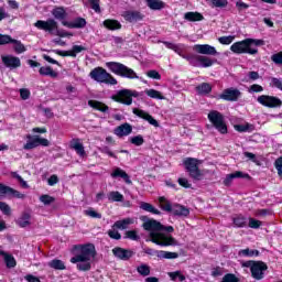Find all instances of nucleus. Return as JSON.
I'll return each instance as SVG.
<instances>
[{"label":"nucleus","instance_id":"nucleus-1","mask_svg":"<svg viewBox=\"0 0 282 282\" xmlns=\"http://www.w3.org/2000/svg\"><path fill=\"white\" fill-rule=\"evenodd\" d=\"M143 230L150 232L152 243L161 247L177 246V240L164 232H174L173 226H164L155 219H147L142 225Z\"/></svg>","mask_w":282,"mask_h":282},{"label":"nucleus","instance_id":"nucleus-2","mask_svg":"<svg viewBox=\"0 0 282 282\" xmlns=\"http://www.w3.org/2000/svg\"><path fill=\"white\" fill-rule=\"evenodd\" d=\"M74 250L76 254L70 259V263H77L79 272H89L91 261L96 259V246L94 243L77 245Z\"/></svg>","mask_w":282,"mask_h":282},{"label":"nucleus","instance_id":"nucleus-3","mask_svg":"<svg viewBox=\"0 0 282 282\" xmlns=\"http://www.w3.org/2000/svg\"><path fill=\"white\" fill-rule=\"evenodd\" d=\"M263 45V40L246 39L240 42H236L230 46L234 54H258L259 50Z\"/></svg>","mask_w":282,"mask_h":282},{"label":"nucleus","instance_id":"nucleus-4","mask_svg":"<svg viewBox=\"0 0 282 282\" xmlns=\"http://www.w3.org/2000/svg\"><path fill=\"white\" fill-rule=\"evenodd\" d=\"M89 77L96 83H100L104 85H118V80L113 77V75L108 73L107 69L100 66L95 67L89 73Z\"/></svg>","mask_w":282,"mask_h":282},{"label":"nucleus","instance_id":"nucleus-5","mask_svg":"<svg viewBox=\"0 0 282 282\" xmlns=\"http://www.w3.org/2000/svg\"><path fill=\"white\" fill-rule=\"evenodd\" d=\"M106 66L112 74H116L117 76H121L122 78H138V74H135V70L132 68H129L122 63L118 62H108L106 63Z\"/></svg>","mask_w":282,"mask_h":282},{"label":"nucleus","instance_id":"nucleus-6","mask_svg":"<svg viewBox=\"0 0 282 282\" xmlns=\"http://www.w3.org/2000/svg\"><path fill=\"white\" fill-rule=\"evenodd\" d=\"M207 118L218 133H221L223 135L228 133V126L226 124V119L221 112L212 110L207 115Z\"/></svg>","mask_w":282,"mask_h":282},{"label":"nucleus","instance_id":"nucleus-7","mask_svg":"<svg viewBox=\"0 0 282 282\" xmlns=\"http://www.w3.org/2000/svg\"><path fill=\"white\" fill-rule=\"evenodd\" d=\"M242 268H250L252 279L256 281H261L265 276V270H268V264L263 261H246L242 262Z\"/></svg>","mask_w":282,"mask_h":282},{"label":"nucleus","instance_id":"nucleus-8","mask_svg":"<svg viewBox=\"0 0 282 282\" xmlns=\"http://www.w3.org/2000/svg\"><path fill=\"white\" fill-rule=\"evenodd\" d=\"M199 164H202V161L195 158H187L183 161L185 171L188 173L192 180H202V171L199 170Z\"/></svg>","mask_w":282,"mask_h":282},{"label":"nucleus","instance_id":"nucleus-9","mask_svg":"<svg viewBox=\"0 0 282 282\" xmlns=\"http://www.w3.org/2000/svg\"><path fill=\"white\" fill-rule=\"evenodd\" d=\"M34 26L37 28V30H44V32H48L55 36H63V34H61L58 31V22H56L54 19H48L46 21L37 20L34 23Z\"/></svg>","mask_w":282,"mask_h":282},{"label":"nucleus","instance_id":"nucleus-10","mask_svg":"<svg viewBox=\"0 0 282 282\" xmlns=\"http://www.w3.org/2000/svg\"><path fill=\"white\" fill-rule=\"evenodd\" d=\"M26 143L23 145L24 151H32L37 147H50V140L40 135L26 134Z\"/></svg>","mask_w":282,"mask_h":282},{"label":"nucleus","instance_id":"nucleus-11","mask_svg":"<svg viewBox=\"0 0 282 282\" xmlns=\"http://www.w3.org/2000/svg\"><path fill=\"white\" fill-rule=\"evenodd\" d=\"M257 101L263 107H268L269 109H276L282 107V100L279 97L262 95L257 98Z\"/></svg>","mask_w":282,"mask_h":282},{"label":"nucleus","instance_id":"nucleus-12","mask_svg":"<svg viewBox=\"0 0 282 282\" xmlns=\"http://www.w3.org/2000/svg\"><path fill=\"white\" fill-rule=\"evenodd\" d=\"M133 96H138V94L132 93L129 89H123L117 93V95L112 96V100H115V102H120L121 105H132L133 102Z\"/></svg>","mask_w":282,"mask_h":282},{"label":"nucleus","instance_id":"nucleus-13","mask_svg":"<svg viewBox=\"0 0 282 282\" xmlns=\"http://www.w3.org/2000/svg\"><path fill=\"white\" fill-rule=\"evenodd\" d=\"M219 98L221 100H227V102H237V100L241 98V90L235 87L226 88L219 95Z\"/></svg>","mask_w":282,"mask_h":282},{"label":"nucleus","instance_id":"nucleus-14","mask_svg":"<svg viewBox=\"0 0 282 282\" xmlns=\"http://www.w3.org/2000/svg\"><path fill=\"white\" fill-rule=\"evenodd\" d=\"M193 50L194 52H197V54H204L206 56H217V54H219L217 48L209 44H196L194 45Z\"/></svg>","mask_w":282,"mask_h":282},{"label":"nucleus","instance_id":"nucleus-15","mask_svg":"<svg viewBox=\"0 0 282 282\" xmlns=\"http://www.w3.org/2000/svg\"><path fill=\"white\" fill-rule=\"evenodd\" d=\"M3 195H11V197H15L17 199H25V194L0 183V197H3Z\"/></svg>","mask_w":282,"mask_h":282},{"label":"nucleus","instance_id":"nucleus-16","mask_svg":"<svg viewBox=\"0 0 282 282\" xmlns=\"http://www.w3.org/2000/svg\"><path fill=\"white\" fill-rule=\"evenodd\" d=\"M145 254L153 256L155 254L158 259H177L180 254L177 252H171V251H156L151 248H148L144 250Z\"/></svg>","mask_w":282,"mask_h":282},{"label":"nucleus","instance_id":"nucleus-17","mask_svg":"<svg viewBox=\"0 0 282 282\" xmlns=\"http://www.w3.org/2000/svg\"><path fill=\"white\" fill-rule=\"evenodd\" d=\"M112 253L117 257V259H120L121 261H129L131 257L135 254L133 250L116 247L112 249Z\"/></svg>","mask_w":282,"mask_h":282},{"label":"nucleus","instance_id":"nucleus-18","mask_svg":"<svg viewBox=\"0 0 282 282\" xmlns=\"http://www.w3.org/2000/svg\"><path fill=\"white\" fill-rule=\"evenodd\" d=\"M132 113H134V116H138V118L147 120V122H149V124H152V127H160V122H158V120H155L153 116L149 115V112L144 110L133 108Z\"/></svg>","mask_w":282,"mask_h":282},{"label":"nucleus","instance_id":"nucleus-19","mask_svg":"<svg viewBox=\"0 0 282 282\" xmlns=\"http://www.w3.org/2000/svg\"><path fill=\"white\" fill-rule=\"evenodd\" d=\"M122 17L129 23H138V21H142V19H144V14L140 11H124Z\"/></svg>","mask_w":282,"mask_h":282},{"label":"nucleus","instance_id":"nucleus-20","mask_svg":"<svg viewBox=\"0 0 282 282\" xmlns=\"http://www.w3.org/2000/svg\"><path fill=\"white\" fill-rule=\"evenodd\" d=\"M3 65L9 67L10 69H17L21 65V59L17 56L4 55L1 57Z\"/></svg>","mask_w":282,"mask_h":282},{"label":"nucleus","instance_id":"nucleus-21","mask_svg":"<svg viewBox=\"0 0 282 282\" xmlns=\"http://www.w3.org/2000/svg\"><path fill=\"white\" fill-rule=\"evenodd\" d=\"M62 25H64V28H69L70 30L82 29L87 25V20L84 18H77L73 22L62 21Z\"/></svg>","mask_w":282,"mask_h":282},{"label":"nucleus","instance_id":"nucleus-22","mask_svg":"<svg viewBox=\"0 0 282 282\" xmlns=\"http://www.w3.org/2000/svg\"><path fill=\"white\" fill-rule=\"evenodd\" d=\"M133 127L130 123H123L115 129V134L118 138H124L126 135H130L132 133Z\"/></svg>","mask_w":282,"mask_h":282},{"label":"nucleus","instance_id":"nucleus-23","mask_svg":"<svg viewBox=\"0 0 282 282\" xmlns=\"http://www.w3.org/2000/svg\"><path fill=\"white\" fill-rule=\"evenodd\" d=\"M172 215L175 217H188L191 215V209L186 206L176 204L173 205Z\"/></svg>","mask_w":282,"mask_h":282},{"label":"nucleus","instance_id":"nucleus-24","mask_svg":"<svg viewBox=\"0 0 282 282\" xmlns=\"http://www.w3.org/2000/svg\"><path fill=\"white\" fill-rule=\"evenodd\" d=\"M0 257H2L4 263H6V267L11 270L12 268H17V259H14V256L3 251V250H0Z\"/></svg>","mask_w":282,"mask_h":282},{"label":"nucleus","instance_id":"nucleus-25","mask_svg":"<svg viewBox=\"0 0 282 282\" xmlns=\"http://www.w3.org/2000/svg\"><path fill=\"white\" fill-rule=\"evenodd\" d=\"M70 149L76 151V153H77V155H79V158H85V155H86L85 145H83V143H80V139H73L70 141Z\"/></svg>","mask_w":282,"mask_h":282},{"label":"nucleus","instance_id":"nucleus-26","mask_svg":"<svg viewBox=\"0 0 282 282\" xmlns=\"http://www.w3.org/2000/svg\"><path fill=\"white\" fill-rule=\"evenodd\" d=\"M30 219H32V215L28 212H23L15 223L20 228H28V226H31L32 224Z\"/></svg>","mask_w":282,"mask_h":282},{"label":"nucleus","instance_id":"nucleus-27","mask_svg":"<svg viewBox=\"0 0 282 282\" xmlns=\"http://www.w3.org/2000/svg\"><path fill=\"white\" fill-rule=\"evenodd\" d=\"M111 177H113L115 180L121 177V180H123L126 184H131V177L129 176V174H127V172H124V170L120 167L113 170V172L111 173Z\"/></svg>","mask_w":282,"mask_h":282},{"label":"nucleus","instance_id":"nucleus-28","mask_svg":"<svg viewBox=\"0 0 282 282\" xmlns=\"http://www.w3.org/2000/svg\"><path fill=\"white\" fill-rule=\"evenodd\" d=\"M52 15L54 17V19H56L57 21H65V19H67V11H65V8L63 7H57L54 8L52 10Z\"/></svg>","mask_w":282,"mask_h":282},{"label":"nucleus","instance_id":"nucleus-29","mask_svg":"<svg viewBox=\"0 0 282 282\" xmlns=\"http://www.w3.org/2000/svg\"><path fill=\"white\" fill-rule=\"evenodd\" d=\"M88 106L97 111H101L102 113H107L109 111V106L98 101V100H88Z\"/></svg>","mask_w":282,"mask_h":282},{"label":"nucleus","instance_id":"nucleus-30","mask_svg":"<svg viewBox=\"0 0 282 282\" xmlns=\"http://www.w3.org/2000/svg\"><path fill=\"white\" fill-rule=\"evenodd\" d=\"M145 3L150 10H164L166 7L162 0H145Z\"/></svg>","mask_w":282,"mask_h":282},{"label":"nucleus","instance_id":"nucleus-31","mask_svg":"<svg viewBox=\"0 0 282 282\" xmlns=\"http://www.w3.org/2000/svg\"><path fill=\"white\" fill-rule=\"evenodd\" d=\"M167 50H173L178 56H184V44H173L171 42H163Z\"/></svg>","mask_w":282,"mask_h":282},{"label":"nucleus","instance_id":"nucleus-32","mask_svg":"<svg viewBox=\"0 0 282 282\" xmlns=\"http://www.w3.org/2000/svg\"><path fill=\"white\" fill-rule=\"evenodd\" d=\"M131 224H133V218H124L122 220H117L113 224V228H118V230H127Z\"/></svg>","mask_w":282,"mask_h":282},{"label":"nucleus","instance_id":"nucleus-33","mask_svg":"<svg viewBox=\"0 0 282 282\" xmlns=\"http://www.w3.org/2000/svg\"><path fill=\"white\" fill-rule=\"evenodd\" d=\"M200 56L202 55H182V58L188 61L192 67H200Z\"/></svg>","mask_w":282,"mask_h":282},{"label":"nucleus","instance_id":"nucleus-34","mask_svg":"<svg viewBox=\"0 0 282 282\" xmlns=\"http://www.w3.org/2000/svg\"><path fill=\"white\" fill-rule=\"evenodd\" d=\"M232 221H234V226L236 228L248 227V218H246V216L238 215V216L234 217Z\"/></svg>","mask_w":282,"mask_h":282},{"label":"nucleus","instance_id":"nucleus-35","mask_svg":"<svg viewBox=\"0 0 282 282\" xmlns=\"http://www.w3.org/2000/svg\"><path fill=\"white\" fill-rule=\"evenodd\" d=\"M41 76H50L51 78H58V73H56L52 66H42L40 68Z\"/></svg>","mask_w":282,"mask_h":282},{"label":"nucleus","instance_id":"nucleus-36","mask_svg":"<svg viewBox=\"0 0 282 282\" xmlns=\"http://www.w3.org/2000/svg\"><path fill=\"white\" fill-rule=\"evenodd\" d=\"M196 91L199 96H205L206 94H210L213 91V86L208 83H202L200 85L196 86Z\"/></svg>","mask_w":282,"mask_h":282},{"label":"nucleus","instance_id":"nucleus-37","mask_svg":"<svg viewBox=\"0 0 282 282\" xmlns=\"http://www.w3.org/2000/svg\"><path fill=\"white\" fill-rule=\"evenodd\" d=\"M140 208L141 210H145V213H152V215H162V213L158 208H154L150 203L142 202Z\"/></svg>","mask_w":282,"mask_h":282},{"label":"nucleus","instance_id":"nucleus-38","mask_svg":"<svg viewBox=\"0 0 282 282\" xmlns=\"http://www.w3.org/2000/svg\"><path fill=\"white\" fill-rule=\"evenodd\" d=\"M184 19L186 21H204V15L199 12H186Z\"/></svg>","mask_w":282,"mask_h":282},{"label":"nucleus","instance_id":"nucleus-39","mask_svg":"<svg viewBox=\"0 0 282 282\" xmlns=\"http://www.w3.org/2000/svg\"><path fill=\"white\" fill-rule=\"evenodd\" d=\"M159 202L161 204L162 210H165V213H173V205H171V202H169V199H166V197L161 196L159 198Z\"/></svg>","mask_w":282,"mask_h":282},{"label":"nucleus","instance_id":"nucleus-40","mask_svg":"<svg viewBox=\"0 0 282 282\" xmlns=\"http://www.w3.org/2000/svg\"><path fill=\"white\" fill-rule=\"evenodd\" d=\"M108 202H124V195L118 191H112L108 194Z\"/></svg>","mask_w":282,"mask_h":282},{"label":"nucleus","instance_id":"nucleus-41","mask_svg":"<svg viewBox=\"0 0 282 282\" xmlns=\"http://www.w3.org/2000/svg\"><path fill=\"white\" fill-rule=\"evenodd\" d=\"M104 25L107 28V30H120L122 28V24H120L117 20H105Z\"/></svg>","mask_w":282,"mask_h":282},{"label":"nucleus","instance_id":"nucleus-42","mask_svg":"<svg viewBox=\"0 0 282 282\" xmlns=\"http://www.w3.org/2000/svg\"><path fill=\"white\" fill-rule=\"evenodd\" d=\"M48 268H52L53 270H65V262L63 260L54 259L48 262Z\"/></svg>","mask_w":282,"mask_h":282},{"label":"nucleus","instance_id":"nucleus-43","mask_svg":"<svg viewBox=\"0 0 282 282\" xmlns=\"http://www.w3.org/2000/svg\"><path fill=\"white\" fill-rule=\"evenodd\" d=\"M234 129L236 131H238L239 133H246V132H250L254 129V127L250 123H246V124H235Z\"/></svg>","mask_w":282,"mask_h":282},{"label":"nucleus","instance_id":"nucleus-44","mask_svg":"<svg viewBox=\"0 0 282 282\" xmlns=\"http://www.w3.org/2000/svg\"><path fill=\"white\" fill-rule=\"evenodd\" d=\"M137 272L141 276H149V274H151V267H149V264L142 263L139 267H137Z\"/></svg>","mask_w":282,"mask_h":282},{"label":"nucleus","instance_id":"nucleus-45","mask_svg":"<svg viewBox=\"0 0 282 282\" xmlns=\"http://www.w3.org/2000/svg\"><path fill=\"white\" fill-rule=\"evenodd\" d=\"M11 43L13 44V50L17 54H23V52H25V45H23L21 41L13 39Z\"/></svg>","mask_w":282,"mask_h":282},{"label":"nucleus","instance_id":"nucleus-46","mask_svg":"<svg viewBox=\"0 0 282 282\" xmlns=\"http://www.w3.org/2000/svg\"><path fill=\"white\" fill-rule=\"evenodd\" d=\"M208 1L213 8H228V0H205Z\"/></svg>","mask_w":282,"mask_h":282},{"label":"nucleus","instance_id":"nucleus-47","mask_svg":"<svg viewBox=\"0 0 282 282\" xmlns=\"http://www.w3.org/2000/svg\"><path fill=\"white\" fill-rule=\"evenodd\" d=\"M147 96L150 98H154L156 100H164V96H162V93L155 89H147L145 90Z\"/></svg>","mask_w":282,"mask_h":282},{"label":"nucleus","instance_id":"nucleus-48","mask_svg":"<svg viewBox=\"0 0 282 282\" xmlns=\"http://www.w3.org/2000/svg\"><path fill=\"white\" fill-rule=\"evenodd\" d=\"M213 65H215V61L208 56L200 55V67H213Z\"/></svg>","mask_w":282,"mask_h":282},{"label":"nucleus","instance_id":"nucleus-49","mask_svg":"<svg viewBox=\"0 0 282 282\" xmlns=\"http://www.w3.org/2000/svg\"><path fill=\"white\" fill-rule=\"evenodd\" d=\"M40 202H42V204H44V206H50V204H54V202H56V198L44 194L42 196H40Z\"/></svg>","mask_w":282,"mask_h":282},{"label":"nucleus","instance_id":"nucleus-50","mask_svg":"<svg viewBox=\"0 0 282 282\" xmlns=\"http://www.w3.org/2000/svg\"><path fill=\"white\" fill-rule=\"evenodd\" d=\"M0 210L8 217H10V215H12V208H10V205H8V203H6V202H0Z\"/></svg>","mask_w":282,"mask_h":282},{"label":"nucleus","instance_id":"nucleus-51","mask_svg":"<svg viewBox=\"0 0 282 282\" xmlns=\"http://www.w3.org/2000/svg\"><path fill=\"white\" fill-rule=\"evenodd\" d=\"M87 217H91L93 219H102V214L94 210V209H87L84 212Z\"/></svg>","mask_w":282,"mask_h":282},{"label":"nucleus","instance_id":"nucleus-52","mask_svg":"<svg viewBox=\"0 0 282 282\" xmlns=\"http://www.w3.org/2000/svg\"><path fill=\"white\" fill-rule=\"evenodd\" d=\"M247 226H249V228H261V220L254 219V218H249L247 219Z\"/></svg>","mask_w":282,"mask_h":282},{"label":"nucleus","instance_id":"nucleus-53","mask_svg":"<svg viewBox=\"0 0 282 282\" xmlns=\"http://www.w3.org/2000/svg\"><path fill=\"white\" fill-rule=\"evenodd\" d=\"M130 142L135 147H142L144 144V138L142 135H135L130 139Z\"/></svg>","mask_w":282,"mask_h":282},{"label":"nucleus","instance_id":"nucleus-54","mask_svg":"<svg viewBox=\"0 0 282 282\" xmlns=\"http://www.w3.org/2000/svg\"><path fill=\"white\" fill-rule=\"evenodd\" d=\"M219 43L221 45H230L235 41V36L228 35V36H221L218 39Z\"/></svg>","mask_w":282,"mask_h":282},{"label":"nucleus","instance_id":"nucleus-55","mask_svg":"<svg viewBox=\"0 0 282 282\" xmlns=\"http://www.w3.org/2000/svg\"><path fill=\"white\" fill-rule=\"evenodd\" d=\"M263 91V86L253 84L249 87L248 93L249 94H261Z\"/></svg>","mask_w":282,"mask_h":282},{"label":"nucleus","instance_id":"nucleus-56","mask_svg":"<svg viewBox=\"0 0 282 282\" xmlns=\"http://www.w3.org/2000/svg\"><path fill=\"white\" fill-rule=\"evenodd\" d=\"M240 254H243V257H259V250L245 249L240 251Z\"/></svg>","mask_w":282,"mask_h":282},{"label":"nucleus","instance_id":"nucleus-57","mask_svg":"<svg viewBox=\"0 0 282 282\" xmlns=\"http://www.w3.org/2000/svg\"><path fill=\"white\" fill-rule=\"evenodd\" d=\"M221 282H239V278L232 273H227L224 275Z\"/></svg>","mask_w":282,"mask_h":282},{"label":"nucleus","instance_id":"nucleus-58","mask_svg":"<svg viewBox=\"0 0 282 282\" xmlns=\"http://www.w3.org/2000/svg\"><path fill=\"white\" fill-rule=\"evenodd\" d=\"M272 63L275 65H282V51L271 56Z\"/></svg>","mask_w":282,"mask_h":282},{"label":"nucleus","instance_id":"nucleus-59","mask_svg":"<svg viewBox=\"0 0 282 282\" xmlns=\"http://www.w3.org/2000/svg\"><path fill=\"white\" fill-rule=\"evenodd\" d=\"M12 177L18 180V182L21 184L22 188H29L28 182H25L23 180V177H21V175H19L17 172H12Z\"/></svg>","mask_w":282,"mask_h":282},{"label":"nucleus","instance_id":"nucleus-60","mask_svg":"<svg viewBox=\"0 0 282 282\" xmlns=\"http://www.w3.org/2000/svg\"><path fill=\"white\" fill-rule=\"evenodd\" d=\"M126 239L138 241V239H140V236H138V232H135V230H129L126 232Z\"/></svg>","mask_w":282,"mask_h":282},{"label":"nucleus","instance_id":"nucleus-61","mask_svg":"<svg viewBox=\"0 0 282 282\" xmlns=\"http://www.w3.org/2000/svg\"><path fill=\"white\" fill-rule=\"evenodd\" d=\"M13 39L10 35L0 34V45H8L12 43Z\"/></svg>","mask_w":282,"mask_h":282},{"label":"nucleus","instance_id":"nucleus-62","mask_svg":"<svg viewBox=\"0 0 282 282\" xmlns=\"http://www.w3.org/2000/svg\"><path fill=\"white\" fill-rule=\"evenodd\" d=\"M90 8L97 13H100V0H89Z\"/></svg>","mask_w":282,"mask_h":282},{"label":"nucleus","instance_id":"nucleus-63","mask_svg":"<svg viewBox=\"0 0 282 282\" xmlns=\"http://www.w3.org/2000/svg\"><path fill=\"white\" fill-rule=\"evenodd\" d=\"M271 87H275L282 91V80L280 78L273 77L271 78Z\"/></svg>","mask_w":282,"mask_h":282},{"label":"nucleus","instance_id":"nucleus-64","mask_svg":"<svg viewBox=\"0 0 282 282\" xmlns=\"http://www.w3.org/2000/svg\"><path fill=\"white\" fill-rule=\"evenodd\" d=\"M274 166H275V169L278 171V175L280 177H282V156H280L279 159L275 160Z\"/></svg>","mask_w":282,"mask_h":282}]
</instances>
